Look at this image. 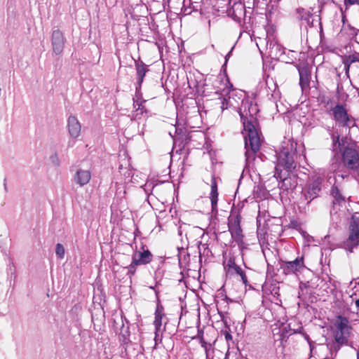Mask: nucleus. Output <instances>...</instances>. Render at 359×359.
I'll return each instance as SVG.
<instances>
[{"instance_id": "29", "label": "nucleus", "mask_w": 359, "mask_h": 359, "mask_svg": "<svg viewBox=\"0 0 359 359\" xmlns=\"http://www.w3.org/2000/svg\"><path fill=\"white\" fill-rule=\"evenodd\" d=\"M55 253L58 257L60 259L64 257L65 255V248L63 245L60 243H57L56 245Z\"/></svg>"}, {"instance_id": "18", "label": "nucleus", "mask_w": 359, "mask_h": 359, "mask_svg": "<svg viewBox=\"0 0 359 359\" xmlns=\"http://www.w3.org/2000/svg\"><path fill=\"white\" fill-rule=\"evenodd\" d=\"M91 178V173L89 170L79 169L76 172L74 180L81 187L87 184Z\"/></svg>"}, {"instance_id": "15", "label": "nucleus", "mask_w": 359, "mask_h": 359, "mask_svg": "<svg viewBox=\"0 0 359 359\" xmlns=\"http://www.w3.org/2000/svg\"><path fill=\"white\" fill-rule=\"evenodd\" d=\"M299 74V84L302 88L309 86L311 79V69L307 65L302 64L297 66Z\"/></svg>"}, {"instance_id": "32", "label": "nucleus", "mask_w": 359, "mask_h": 359, "mask_svg": "<svg viewBox=\"0 0 359 359\" xmlns=\"http://www.w3.org/2000/svg\"><path fill=\"white\" fill-rule=\"evenodd\" d=\"M200 343L201 344V346L205 348V352L207 353V351H208V347H207L208 344H207L206 341L204 340L202 334H201V340L200 341Z\"/></svg>"}, {"instance_id": "39", "label": "nucleus", "mask_w": 359, "mask_h": 359, "mask_svg": "<svg viewBox=\"0 0 359 359\" xmlns=\"http://www.w3.org/2000/svg\"><path fill=\"white\" fill-rule=\"evenodd\" d=\"M175 132L177 133H180L182 132V129L175 128Z\"/></svg>"}, {"instance_id": "38", "label": "nucleus", "mask_w": 359, "mask_h": 359, "mask_svg": "<svg viewBox=\"0 0 359 359\" xmlns=\"http://www.w3.org/2000/svg\"><path fill=\"white\" fill-rule=\"evenodd\" d=\"M355 304L356 307H357L358 309H359V299H356V300H355Z\"/></svg>"}, {"instance_id": "16", "label": "nucleus", "mask_w": 359, "mask_h": 359, "mask_svg": "<svg viewBox=\"0 0 359 359\" xmlns=\"http://www.w3.org/2000/svg\"><path fill=\"white\" fill-rule=\"evenodd\" d=\"M153 258L152 254L147 249L142 248V251H136L133 255L132 259L134 260V264H139L140 265L147 264L151 262Z\"/></svg>"}, {"instance_id": "40", "label": "nucleus", "mask_w": 359, "mask_h": 359, "mask_svg": "<svg viewBox=\"0 0 359 359\" xmlns=\"http://www.w3.org/2000/svg\"><path fill=\"white\" fill-rule=\"evenodd\" d=\"M356 356H357V359H359V349L357 351Z\"/></svg>"}, {"instance_id": "20", "label": "nucleus", "mask_w": 359, "mask_h": 359, "mask_svg": "<svg viewBox=\"0 0 359 359\" xmlns=\"http://www.w3.org/2000/svg\"><path fill=\"white\" fill-rule=\"evenodd\" d=\"M227 13L234 20H239L242 15L245 13V8L241 2H234L233 6L227 9Z\"/></svg>"}, {"instance_id": "1", "label": "nucleus", "mask_w": 359, "mask_h": 359, "mask_svg": "<svg viewBox=\"0 0 359 359\" xmlns=\"http://www.w3.org/2000/svg\"><path fill=\"white\" fill-rule=\"evenodd\" d=\"M259 112L258 107L252 102H243L240 116L243 121L244 128L245 156L247 160L254 158V155L259 151L261 146V140L257 129V114Z\"/></svg>"}, {"instance_id": "13", "label": "nucleus", "mask_w": 359, "mask_h": 359, "mask_svg": "<svg viewBox=\"0 0 359 359\" xmlns=\"http://www.w3.org/2000/svg\"><path fill=\"white\" fill-rule=\"evenodd\" d=\"M135 69L137 72L136 93L141 97V86L144 81L146 73L149 71L147 65L142 61L135 62Z\"/></svg>"}, {"instance_id": "8", "label": "nucleus", "mask_w": 359, "mask_h": 359, "mask_svg": "<svg viewBox=\"0 0 359 359\" xmlns=\"http://www.w3.org/2000/svg\"><path fill=\"white\" fill-rule=\"evenodd\" d=\"M304 256L297 257L293 261H282L280 269L285 275L297 274L301 272L304 268Z\"/></svg>"}, {"instance_id": "9", "label": "nucleus", "mask_w": 359, "mask_h": 359, "mask_svg": "<svg viewBox=\"0 0 359 359\" xmlns=\"http://www.w3.org/2000/svg\"><path fill=\"white\" fill-rule=\"evenodd\" d=\"M228 228L234 241L237 243L242 242L243 236L239 215L229 219Z\"/></svg>"}, {"instance_id": "34", "label": "nucleus", "mask_w": 359, "mask_h": 359, "mask_svg": "<svg viewBox=\"0 0 359 359\" xmlns=\"http://www.w3.org/2000/svg\"><path fill=\"white\" fill-rule=\"evenodd\" d=\"M346 3H348L351 5L359 4V0H345Z\"/></svg>"}, {"instance_id": "43", "label": "nucleus", "mask_w": 359, "mask_h": 359, "mask_svg": "<svg viewBox=\"0 0 359 359\" xmlns=\"http://www.w3.org/2000/svg\"><path fill=\"white\" fill-rule=\"evenodd\" d=\"M339 177H341L342 179L344 178V175H339Z\"/></svg>"}, {"instance_id": "22", "label": "nucleus", "mask_w": 359, "mask_h": 359, "mask_svg": "<svg viewBox=\"0 0 359 359\" xmlns=\"http://www.w3.org/2000/svg\"><path fill=\"white\" fill-rule=\"evenodd\" d=\"M266 49L269 50V54L272 57H277L284 53L280 46L273 41H267Z\"/></svg>"}, {"instance_id": "33", "label": "nucleus", "mask_w": 359, "mask_h": 359, "mask_svg": "<svg viewBox=\"0 0 359 359\" xmlns=\"http://www.w3.org/2000/svg\"><path fill=\"white\" fill-rule=\"evenodd\" d=\"M343 63L344 65V70H345L346 74L348 76V73H349V69H350L351 65L344 61H343Z\"/></svg>"}, {"instance_id": "27", "label": "nucleus", "mask_w": 359, "mask_h": 359, "mask_svg": "<svg viewBox=\"0 0 359 359\" xmlns=\"http://www.w3.org/2000/svg\"><path fill=\"white\" fill-rule=\"evenodd\" d=\"M330 136L332 140V148L334 151H337L342 144L340 141V135L339 134H335L334 133H331Z\"/></svg>"}, {"instance_id": "11", "label": "nucleus", "mask_w": 359, "mask_h": 359, "mask_svg": "<svg viewBox=\"0 0 359 359\" xmlns=\"http://www.w3.org/2000/svg\"><path fill=\"white\" fill-rule=\"evenodd\" d=\"M331 196L333 197V207L332 209L330 210V215L331 217H333L334 215L337 214V205L341 206L346 202V197L341 194L339 188L336 186L333 185L330 190Z\"/></svg>"}, {"instance_id": "4", "label": "nucleus", "mask_w": 359, "mask_h": 359, "mask_svg": "<svg viewBox=\"0 0 359 359\" xmlns=\"http://www.w3.org/2000/svg\"><path fill=\"white\" fill-rule=\"evenodd\" d=\"M324 179L318 175H314L309 179L305 187L302 191V199L306 201L307 206L313 200L319 197L323 189Z\"/></svg>"}, {"instance_id": "14", "label": "nucleus", "mask_w": 359, "mask_h": 359, "mask_svg": "<svg viewBox=\"0 0 359 359\" xmlns=\"http://www.w3.org/2000/svg\"><path fill=\"white\" fill-rule=\"evenodd\" d=\"M267 97L270 100H276L280 97V92L276 82L268 76L265 81Z\"/></svg>"}, {"instance_id": "17", "label": "nucleus", "mask_w": 359, "mask_h": 359, "mask_svg": "<svg viewBox=\"0 0 359 359\" xmlns=\"http://www.w3.org/2000/svg\"><path fill=\"white\" fill-rule=\"evenodd\" d=\"M68 132L71 137L77 138L81 134V126L75 116H70L67 120Z\"/></svg>"}, {"instance_id": "41", "label": "nucleus", "mask_w": 359, "mask_h": 359, "mask_svg": "<svg viewBox=\"0 0 359 359\" xmlns=\"http://www.w3.org/2000/svg\"><path fill=\"white\" fill-rule=\"evenodd\" d=\"M230 53H231L230 52L228 53L227 55L226 56V60L227 59V57H229L230 55Z\"/></svg>"}, {"instance_id": "12", "label": "nucleus", "mask_w": 359, "mask_h": 359, "mask_svg": "<svg viewBox=\"0 0 359 359\" xmlns=\"http://www.w3.org/2000/svg\"><path fill=\"white\" fill-rule=\"evenodd\" d=\"M65 42L63 33L59 29L54 30L52 34V46L56 55H60L63 51Z\"/></svg>"}, {"instance_id": "7", "label": "nucleus", "mask_w": 359, "mask_h": 359, "mask_svg": "<svg viewBox=\"0 0 359 359\" xmlns=\"http://www.w3.org/2000/svg\"><path fill=\"white\" fill-rule=\"evenodd\" d=\"M341 161L343 165L351 171L359 170V154L355 149L346 147L341 153Z\"/></svg>"}, {"instance_id": "6", "label": "nucleus", "mask_w": 359, "mask_h": 359, "mask_svg": "<svg viewBox=\"0 0 359 359\" xmlns=\"http://www.w3.org/2000/svg\"><path fill=\"white\" fill-rule=\"evenodd\" d=\"M332 117L336 124L342 128H351L354 125L355 118L348 113L345 106L341 104H337L330 109Z\"/></svg>"}, {"instance_id": "42", "label": "nucleus", "mask_w": 359, "mask_h": 359, "mask_svg": "<svg viewBox=\"0 0 359 359\" xmlns=\"http://www.w3.org/2000/svg\"><path fill=\"white\" fill-rule=\"evenodd\" d=\"M357 91H358V96H359V88H355Z\"/></svg>"}, {"instance_id": "36", "label": "nucleus", "mask_w": 359, "mask_h": 359, "mask_svg": "<svg viewBox=\"0 0 359 359\" xmlns=\"http://www.w3.org/2000/svg\"><path fill=\"white\" fill-rule=\"evenodd\" d=\"M201 334L203 336V330H198L197 338L199 339V340H201Z\"/></svg>"}, {"instance_id": "44", "label": "nucleus", "mask_w": 359, "mask_h": 359, "mask_svg": "<svg viewBox=\"0 0 359 359\" xmlns=\"http://www.w3.org/2000/svg\"><path fill=\"white\" fill-rule=\"evenodd\" d=\"M294 333H297V332L295 330H293V332L290 334H294Z\"/></svg>"}, {"instance_id": "19", "label": "nucleus", "mask_w": 359, "mask_h": 359, "mask_svg": "<svg viewBox=\"0 0 359 359\" xmlns=\"http://www.w3.org/2000/svg\"><path fill=\"white\" fill-rule=\"evenodd\" d=\"M217 177L215 175H211L210 179V199L211 201V205L212 210L217 208V201H218V191H217Z\"/></svg>"}, {"instance_id": "2", "label": "nucleus", "mask_w": 359, "mask_h": 359, "mask_svg": "<svg viewBox=\"0 0 359 359\" xmlns=\"http://www.w3.org/2000/svg\"><path fill=\"white\" fill-rule=\"evenodd\" d=\"M295 151L293 148H283L277 155V164L275 167L274 177L284 183L288 180L289 172L297 167L294 161Z\"/></svg>"}, {"instance_id": "23", "label": "nucleus", "mask_w": 359, "mask_h": 359, "mask_svg": "<svg viewBox=\"0 0 359 359\" xmlns=\"http://www.w3.org/2000/svg\"><path fill=\"white\" fill-rule=\"evenodd\" d=\"M344 345L339 344L334 339L332 341L327 343V347L329 350V355L325 359H335L337 352L341 349Z\"/></svg>"}, {"instance_id": "28", "label": "nucleus", "mask_w": 359, "mask_h": 359, "mask_svg": "<svg viewBox=\"0 0 359 359\" xmlns=\"http://www.w3.org/2000/svg\"><path fill=\"white\" fill-rule=\"evenodd\" d=\"M138 265H140V264H134V260L132 259L131 264L127 267V269H128L127 275L129 276L130 278H131L133 276H134V274L135 273V271H136V266Z\"/></svg>"}, {"instance_id": "30", "label": "nucleus", "mask_w": 359, "mask_h": 359, "mask_svg": "<svg viewBox=\"0 0 359 359\" xmlns=\"http://www.w3.org/2000/svg\"><path fill=\"white\" fill-rule=\"evenodd\" d=\"M344 62L351 65L352 64H353L356 62H359V59L355 55H349L346 56L345 59H344Z\"/></svg>"}, {"instance_id": "10", "label": "nucleus", "mask_w": 359, "mask_h": 359, "mask_svg": "<svg viewBox=\"0 0 359 359\" xmlns=\"http://www.w3.org/2000/svg\"><path fill=\"white\" fill-rule=\"evenodd\" d=\"M350 234L346 245L348 247H355L359 243V219H353L349 226Z\"/></svg>"}, {"instance_id": "25", "label": "nucleus", "mask_w": 359, "mask_h": 359, "mask_svg": "<svg viewBox=\"0 0 359 359\" xmlns=\"http://www.w3.org/2000/svg\"><path fill=\"white\" fill-rule=\"evenodd\" d=\"M297 13L298 14L297 18L299 20H301L302 21L306 22V23L309 27L313 26V20L312 19L313 15L310 12L306 11L303 8H299L297 9Z\"/></svg>"}, {"instance_id": "45", "label": "nucleus", "mask_w": 359, "mask_h": 359, "mask_svg": "<svg viewBox=\"0 0 359 359\" xmlns=\"http://www.w3.org/2000/svg\"><path fill=\"white\" fill-rule=\"evenodd\" d=\"M358 32H359V30Z\"/></svg>"}, {"instance_id": "24", "label": "nucleus", "mask_w": 359, "mask_h": 359, "mask_svg": "<svg viewBox=\"0 0 359 359\" xmlns=\"http://www.w3.org/2000/svg\"><path fill=\"white\" fill-rule=\"evenodd\" d=\"M228 266L236 274H238L245 285H248V281L245 271L234 262L231 259L229 260Z\"/></svg>"}, {"instance_id": "31", "label": "nucleus", "mask_w": 359, "mask_h": 359, "mask_svg": "<svg viewBox=\"0 0 359 359\" xmlns=\"http://www.w3.org/2000/svg\"><path fill=\"white\" fill-rule=\"evenodd\" d=\"M50 160H51V162L53 163V165H56V166H59L60 165V161L57 158V154H54L53 156H50Z\"/></svg>"}, {"instance_id": "3", "label": "nucleus", "mask_w": 359, "mask_h": 359, "mask_svg": "<svg viewBox=\"0 0 359 359\" xmlns=\"http://www.w3.org/2000/svg\"><path fill=\"white\" fill-rule=\"evenodd\" d=\"M233 85L228 78L217 77L215 81V93L222 97L221 109L222 111L229 107H234L235 100L233 96H237V92L232 88Z\"/></svg>"}, {"instance_id": "5", "label": "nucleus", "mask_w": 359, "mask_h": 359, "mask_svg": "<svg viewBox=\"0 0 359 359\" xmlns=\"http://www.w3.org/2000/svg\"><path fill=\"white\" fill-rule=\"evenodd\" d=\"M351 326L346 318L339 316L335 323V330L334 331V339L339 344L344 346L348 345V339L351 333Z\"/></svg>"}, {"instance_id": "26", "label": "nucleus", "mask_w": 359, "mask_h": 359, "mask_svg": "<svg viewBox=\"0 0 359 359\" xmlns=\"http://www.w3.org/2000/svg\"><path fill=\"white\" fill-rule=\"evenodd\" d=\"M135 97L137 98L136 100L133 98V108L135 109V111H140V114H143L146 110L144 109V107L142 106V102H145V100L142 101V96L140 97L139 95L137 96L136 92Z\"/></svg>"}, {"instance_id": "35", "label": "nucleus", "mask_w": 359, "mask_h": 359, "mask_svg": "<svg viewBox=\"0 0 359 359\" xmlns=\"http://www.w3.org/2000/svg\"><path fill=\"white\" fill-rule=\"evenodd\" d=\"M186 3H187V0H184V2H183L184 8V11L185 13L187 12V14H189V13H191V10L189 11V9L187 8H186Z\"/></svg>"}, {"instance_id": "21", "label": "nucleus", "mask_w": 359, "mask_h": 359, "mask_svg": "<svg viewBox=\"0 0 359 359\" xmlns=\"http://www.w3.org/2000/svg\"><path fill=\"white\" fill-rule=\"evenodd\" d=\"M163 315L164 313L163 306L161 305H157L155 311V318L154 321V325L156 330V337L157 336L158 333L161 330L162 318Z\"/></svg>"}, {"instance_id": "37", "label": "nucleus", "mask_w": 359, "mask_h": 359, "mask_svg": "<svg viewBox=\"0 0 359 359\" xmlns=\"http://www.w3.org/2000/svg\"><path fill=\"white\" fill-rule=\"evenodd\" d=\"M225 338H226V340H229V339H231L232 337H231V335L229 333H226L225 334Z\"/></svg>"}]
</instances>
